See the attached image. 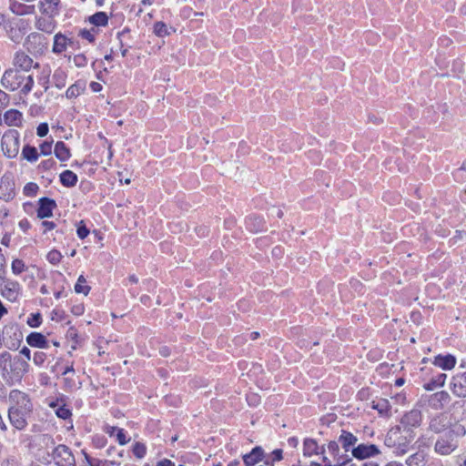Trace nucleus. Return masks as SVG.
Listing matches in <instances>:
<instances>
[{
	"label": "nucleus",
	"mask_w": 466,
	"mask_h": 466,
	"mask_svg": "<svg viewBox=\"0 0 466 466\" xmlns=\"http://www.w3.org/2000/svg\"><path fill=\"white\" fill-rule=\"evenodd\" d=\"M57 207L55 199L43 197L38 200L37 218L43 219L53 217V210Z\"/></svg>",
	"instance_id": "4468645a"
},
{
	"label": "nucleus",
	"mask_w": 466,
	"mask_h": 466,
	"mask_svg": "<svg viewBox=\"0 0 466 466\" xmlns=\"http://www.w3.org/2000/svg\"><path fill=\"white\" fill-rule=\"evenodd\" d=\"M15 196V182L9 177L3 176L0 183V199L7 202L12 200Z\"/></svg>",
	"instance_id": "2eb2a0df"
},
{
	"label": "nucleus",
	"mask_w": 466,
	"mask_h": 466,
	"mask_svg": "<svg viewBox=\"0 0 466 466\" xmlns=\"http://www.w3.org/2000/svg\"><path fill=\"white\" fill-rule=\"evenodd\" d=\"M8 400V418L11 425L18 431H24L28 425L34 409L29 395L18 390H12Z\"/></svg>",
	"instance_id": "f257e3e1"
},
{
	"label": "nucleus",
	"mask_w": 466,
	"mask_h": 466,
	"mask_svg": "<svg viewBox=\"0 0 466 466\" xmlns=\"http://www.w3.org/2000/svg\"><path fill=\"white\" fill-rule=\"evenodd\" d=\"M42 226L45 228V232L52 230L56 228V224L53 221L45 220L42 222Z\"/></svg>",
	"instance_id": "69168bd1"
},
{
	"label": "nucleus",
	"mask_w": 466,
	"mask_h": 466,
	"mask_svg": "<svg viewBox=\"0 0 466 466\" xmlns=\"http://www.w3.org/2000/svg\"><path fill=\"white\" fill-rule=\"evenodd\" d=\"M23 115L17 109H9L4 114V121L9 127H20Z\"/></svg>",
	"instance_id": "5701e85b"
},
{
	"label": "nucleus",
	"mask_w": 466,
	"mask_h": 466,
	"mask_svg": "<svg viewBox=\"0 0 466 466\" xmlns=\"http://www.w3.org/2000/svg\"><path fill=\"white\" fill-rule=\"evenodd\" d=\"M328 450L333 457H337L339 453V441H331L328 443Z\"/></svg>",
	"instance_id": "603ef678"
},
{
	"label": "nucleus",
	"mask_w": 466,
	"mask_h": 466,
	"mask_svg": "<svg viewBox=\"0 0 466 466\" xmlns=\"http://www.w3.org/2000/svg\"><path fill=\"white\" fill-rule=\"evenodd\" d=\"M56 414L58 418L63 420L69 419L72 416L71 410L66 405L58 407L56 410Z\"/></svg>",
	"instance_id": "49530a36"
},
{
	"label": "nucleus",
	"mask_w": 466,
	"mask_h": 466,
	"mask_svg": "<svg viewBox=\"0 0 466 466\" xmlns=\"http://www.w3.org/2000/svg\"><path fill=\"white\" fill-rule=\"evenodd\" d=\"M450 390L458 398H466V370L454 374L450 382Z\"/></svg>",
	"instance_id": "ddd939ff"
},
{
	"label": "nucleus",
	"mask_w": 466,
	"mask_h": 466,
	"mask_svg": "<svg viewBox=\"0 0 466 466\" xmlns=\"http://www.w3.org/2000/svg\"><path fill=\"white\" fill-rule=\"evenodd\" d=\"M1 84L9 91H15L20 88V93L26 96L33 89L34 77L31 74L18 68H9L4 72Z\"/></svg>",
	"instance_id": "7ed1b4c3"
},
{
	"label": "nucleus",
	"mask_w": 466,
	"mask_h": 466,
	"mask_svg": "<svg viewBox=\"0 0 466 466\" xmlns=\"http://www.w3.org/2000/svg\"><path fill=\"white\" fill-rule=\"evenodd\" d=\"M85 90V85L81 82H76L75 84L71 85L66 92V96L68 99L76 98L83 91Z\"/></svg>",
	"instance_id": "7c9ffc66"
},
{
	"label": "nucleus",
	"mask_w": 466,
	"mask_h": 466,
	"mask_svg": "<svg viewBox=\"0 0 466 466\" xmlns=\"http://www.w3.org/2000/svg\"><path fill=\"white\" fill-rule=\"evenodd\" d=\"M132 452L137 459H143L147 454V446L140 441H136L132 446Z\"/></svg>",
	"instance_id": "4c0bfd02"
},
{
	"label": "nucleus",
	"mask_w": 466,
	"mask_h": 466,
	"mask_svg": "<svg viewBox=\"0 0 466 466\" xmlns=\"http://www.w3.org/2000/svg\"><path fill=\"white\" fill-rule=\"evenodd\" d=\"M22 156L25 159H26L29 162L36 161L39 157L36 148L28 144L24 146L22 149Z\"/></svg>",
	"instance_id": "2f4dec72"
},
{
	"label": "nucleus",
	"mask_w": 466,
	"mask_h": 466,
	"mask_svg": "<svg viewBox=\"0 0 466 466\" xmlns=\"http://www.w3.org/2000/svg\"><path fill=\"white\" fill-rule=\"evenodd\" d=\"M35 26L38 30H41V31H44V32H46V33H51L52 31V25L50 22H48L46 19L45 18H39L36 20V23H35Z\"/></svg>",
	"instance_id": "c03bdc74"
},
{
	"label": "nucleus",
	"mask_w": 466,
	"mask_h": 466,
	"mask_svg": "<svg viewBox=\"0 0 466 466\" xmlns=\"http://www.w3.org/2000/svg\"><path fill=\"white\" fill-rule=\"evenodd\" d=\"M351 454L355 459L363 461L380 454V451L375 444L360 443L357 445L355 449H351Z\"/></svg>",
	"instance_id": "f8f14e48"
},
{
	"label": "nucleus",
	"mask_w": 466,
	"mask_h": 466,
	"mask_svg": "<svg viewBox=\"0 0 466 466\" xmlns=\"http://www.w3.org/2000/svg\"><path fill=\"white\" fill-rule=\"evenodd\" d=\"M265 452L261 446L254 447L250 452L242 456L245 466H254L264 460Z\"/></svg>",
	"instance_id": "a211bd4d"
},
{
	"label": "nucleus",
	"mask_w": 466,
	"mask_h": 466,
	"mask_svg": "<svg viewBox=\"0 0 466 466\" xmlns=\"http://www.w3.org/2000/svg\"><path fill=\"white\" fill-rule=\"evenodd\" d=\"M2 344L11 350H16L22 342L23 334L16 323L6 324L1 333Z\"/></svg>",
	"instance_id": "39448f33"
},
{
	"label": "nucleus",
	"mask_w": 466,
	"mask_h": 466,
	"mask_svg": "<svg viewBox=\"0 0 466 466\" xmlns=\"http://www.w3.org/2000/svg\"><path fill=\"white\" fill-rule=\"evenodd\" d=\"M28 370L29 364L22 357H12L8 351L0 353V373L7 385L20 383Z\"/></svg>",
	"instance_id": "f03ea898"
},
{
	"label": "nucleus",
	"mask_w": 466,
	"mask_h": 466,
	"mask_svg": "<svg viewBox=\"0 0 466 466\" xmlns=\"http://www.w3.org/2000/svg\"><path fill=\"white\" fill-rule=\"evenodd\" d=\"M33 59L27 56L25 52H17L15 54L14 64L19 70H23L29 74L30 69L34 67H39V64L35 63L33 65Z\"/></svg>",
	"instance_id": "f3484780"
},
{
	"label": "nucleus",
	"mask_w": 466,
	"mask_h": 466,
	"mask_svg": "<svg viewBox=\"0 0 466 466\" xmlns=\"http://www.w3.org/2000/svg\"><path fill=\"white\" fill-rule=\"evenodd\" d=\"M66 73L63 69H56L52 76L55 86L58 89L65 87L66 84Z\"/></svg>",
	"instance_id": "c756f323"
},
{
	"label": "nucleus",
	"mask_w": 466,
	"mask_h": 466,
	"mask_svg": "<svg viewBox=\"0 0 466 466\" xmlns=\"http://www.w3.org/2000/svg\"><path fill=\"white\" fill-rule=\"evenodd\" d=\"M129 33H130V29L128 27H125L122 31L118 32L116 35V37L118 38L119 43H120V50H121V55L123 57L127 56L128 48L131 47V46L125 44L123 41V37H125V35H128Z\"/></svg>",
	"instance_id": "c9c22d12"
},
{
	"label": "nucleus",
	"mask_w": 466,
	"mask_h": 466,
	"mask_svg": "<svg viewBox=\"0 0 466 466\" xmlns=\"http://www.w3.org/2000/svg\"><path fill=\"white\" fill-rule=\"evenodd\" d=\"M38 190H39V187L36 183L28 182L24 187L23 192H24V195H25L26 197L32 198L37 194Z\"/></svg>",
	"instance_id": "a19ab883"
},
{
	"label": "nucleus",
	"mask_w": 466,
	"mask_h": 466,
	"mask_svg": "<svg viewBox=\"0 0 466 466\" xmlns=\"http://www.w3.org/2000/svg\"><path fill=\"white\" fill-rule=\"evenodd\" d=\"M466 429L460 423H455L454 428L443 434L438 435L434 444V451L441 456H448L459 447L460 438L465 436Z\"/></svg>",
	"instance_id": "20e7f679"
},
{
	"label": "nucleus",
	"mask_w": 466,
	"mask_h": 466,
	"mask_svg": "<svg viewBox=\"0 0 466 466\" xmlns=\"http://www.w3.org/2000/svg\"><path fill=\"white\" fill-rule=\"evenodd\" d=\"M339 442L341 444L343 450L348 452L351 451V449H355L358 438L350 431L341 430L340 435L339 436Z\"/></svg>",
	"instance_id": "6ab92c4d"
},
{
	"label": "nucleus",
	"mask_w": 466,
	"mask_h": 466,
	"mask_svg": "<svg viewBox=\"0 0 466 466\" xmlns=\"http://www.w3.org/2000/svg\"><path fill=\"white\" fill-rule=\"evenodd\" d=\"M54 153L56 157L60 161H66L71 157L69 147L63 141L56 143Z\"/></svg>",
	"instance_id": "a878e982"
},
{
	"label": "nucleus",
	"mask_w": 466,
	"mask_h": 466,
	"mask_svg": "<svg viewBox=\"0 0 466 466\" xmlns=\"http://www.w3.org/2000/svg\"><path fill=\"white\" fill-rule=\"evenodd\" d=\"M82 454L84 455L85 460L89 466H99L100 461L98 460H94L93 458H91L90 455L85 450L82 451Z\"/></svg>",
	"instance_id": "bf43d9fd"
},
{
	"label": "nucleus",
	"mask_w": 466,
	"mask_h": 466,
	"mask_svg": "<svg viewBox=\"0 0 466 466\" xmlns=\"http://www.w3.org/2000/svg\"><path fill=\"white\" fill-rule=\"evenodd\" d=\"M116 440L120 445H125L130 441V439L127 438L126 432L123 429L117 430Z\"/></svg>",
	"instance_id": "4d7b16f0"
},
{
	"label": "nucleus",
	"mask_w": 466,
	"mask_h": 466,
	"mask_svg": "<svg viewBox=\"0 0 466 466\" xmlns=\"http://www.w3.org/2000/svg\"><path fill=\"white\" fill-rule=\"evenodd\" d=\"M53 457L56 460L57 466H76L75 456L69 447L59 444L53 451Z\"/></svg>",
	"instance_id": "9d476101"
},
{
	"label": "nucleus",
	"mask_w": 466,
	"mask_h": 466,
	"mask_svg": "<svg viewBox=\"0 0 466 466\" xmlns=\"http://www.w3.org/2000/svg\"><path fill=\"white\" fill-rule=\"evenodd\" d=\"M446 379L447 374L438 372L437 374L432 375L428 382L424 383L423 388L429 391L433 390L436 388L444 386Z\"/></svg>",
	"instance_id": "393cba45"
},
{
	"label": "nucleus",
	"mask_w": 466,
	"mask_h": 466,
	"mask_svg": "<svg viewBox=\"0 0 466 466\" xmlns=\"http://www.w3.org/2000/svg\"><path fill=\"white\" fill-rule=\"evenodd\" d=\"M6 274V259L4 254L2 253V248H0V279H4V277Z\"/></svg>",
	"instance_id": "864d4df0"
},
{
	"label": "nucleus",
	"mask_w": 466,
	"mask_h": 466,
	"mask_svg": "<svg viewBox=\"0 0 466 466\" xmlns=\"http://www.w3.org/2000/svg\"><path fill=\"white\" fill-rule=\"evenodd\" d=\"M46 360V353H45L43 351L35 352L34 357H33V362L36 366H42L45 363Z\"/></svg>",
	"instance_id": "09e8293b"
},
{
	"label": "nucleus",
	"mask_w": 466,
	"mask_h": 466,
	"mask_svg": "<svg viewBox=\"0 0 466 466\" xmlns=\"http://www.w3.org/2000/svg\"><path fill=\"white\" fill-rule=\"evenodd\" d=\"M372 408L377 410L380 414L388 415L390 411V405L385 399H380L378 401H373Z\"/></svg>",
	"instance_id": "f704fd0d"
},
{
	"label": "nucleus",
	"mask_w": 466,
	"mask_h": 466,
	"mask_svg": "<svg viewBox=\"0 0 466 466\" xmlns=\"http://www.w3.org/2000/svg\"><path fill=\"white\" fill-rule=\"evenodd\" d=\"M172 28H168L167 25L162 22V21H157L154 24V27H153V32L154 34L158 36V37H164L166 35H170V30Z\"/></svg>",
	"instance_id": "72a5a7b5"
},
{
	"label": "nucleus",
	"mask_w": 466,
	"mask_h": 466,
	"mask_svg": "<svg viewBox=\"0 0 466 466\" xmlns=\"http://www.w3.org/2000/svg\"><path fill=\"white\" fill-rule=\"evenodd\" d=\"M8 104H9V96L5 92L0 90V107H5Z\"/></svg>",
	"instance_id": "680f3d73"
},
{
	"label": "nucleus",
	"mask_w": 466,
	"mask_h": 466,
	"mask_svg": "<svg viewBox=\"0 0 466 466\" xmlns=\"http://www.w3.org/2000/svg\"><path fill=\"white\" fill-rule=\"evenodd\" d=\"M86 283V279L83 275H80L77 279V281L75 285V291L78 294H84L87 295L91 289V288L87 285H85Z\"/></svg>",
	"instance_id": "e433bc0d"
},
{
	"label": "nucleus",
	"mask_w": 466,
	"mask_h": 466,
	"mask_svg": "<svg viewBox=\"0 0 466 466\" xmlns=\"http://www.w3.org/2000/svg\"><path fill=\"white\" fill-rule=\"evenodd\" d=\"M52 144H53V140L51 141H44L41 143L40 145V153L43 155V156H48L52 153Z\"/></svg>",
	"instance_id": "8fccbe9b"
},
{
	"label": "nucleus",
	"mask_w": 466,
	"mask_h": 466,
	"mask_svg": "<svg viewBox=\"0 0 466 466\" xmlns=\"http://www.w3.org/2000/svg\"><path fill=\"white\" fill-rule=\"evenodd\" d=\"M408 451V444L403 442V443H399L397 449H396V453L397 454H404L406 453Z\"/></svg>",
	"instance_id": "0e129e2a"
},
{
	"label": "nucleus",
	"mask_w": 466,
	"mask_h": 466,
	"mask_svg": "<svg viewBox=\"0 0 466 466\" xmlns=\"http://www.w3.org/2000/svg\"><path fill=\"white\" fill-rule=\"evenodd\" d=\"M245 225L247 229L253 233L262 231L265 228L264 219L256 214L249 215L245 220Z\"/></svg>",
	"instance_id": "4be33fe9"
},
{
	"label": "nucleus",
	"mask_w": 466,
	"mask_h": 466,
	"mask_svg": "<svg viewBox=\"0 0 466 466\" xmlns=\"http://www.w3.org/2000/svg\"><path fill=\"white\" fill-rule=\"evenodd\" d=\"M60 183L66 187H73L76 185L78 177L76 173L71 170L63 171L60 176Z\"/></svg>",
	"instance_id": "bb28decb"
},
{
	"label": "nucleus",
	"mask_w": 466,
	"mask_h": 466,
	"mask_svg": "<svg viewBox=\"0 0 466 466\" xmlns=\"http://www.w3.org/2000/svg\"><path fill=\"white\" fill-rule=\"evenodd\" d=\"M89 228L83 220L77 224L76 234L80 239H85L89 235Z\"/></svg>",
	"instance_id": "a18cd8bd"
},
{
	"label": "nucleus",
	"mask_w": 466,
	"mask_h": 466,
	"mask_svg": "<svg viewBox=\"0 0 466 466\" xmlns=\"http://www.w3.org/2000/svg\"><path fill=\"white\" fill-rule=\"evenodd\" d=\"M427 404L434 410H443L451 401V397L446 390H440L426 397Z\"/></svg>",
	"instance_id": "9b49d317"
},
{
	"label": "nucleus",
	"mask_w": 466,
	"mask_h": 466,
	"mask_svg": "<svg viewBox=\"0 0 466 466\" xmlns=\"http://www.w3.org/2000/svg\"><path fill=\"white\" fill-rule=\"evenodd\" d=\"M19 132L9 129L4 133L1 138V147L4 155L8 158H14L19 152Z\"/></svg>",
	"instance_id": "423d86ee"
},
{
	"label": "nucleus",
	"mask_w": 466,
	"mask_h": 466,
	"mask_svg": "<svg viewBox=\"0 0 466 466\" xmlns=\"http://www.w3.org/2000/svg\"><path fill=\"white\" fill-rule=\"evenodd\" d=\"M59 2H60L59 0H45V1H40L39 2L40 9H41L42 13H46V14L51 13V12H53V10L49 11L47 8H45L44 7L45 5L46 4H49V5H54L55 6H57Z\"/></svg>",
	"instance_id": "6e6d98bb"
},
{
	"label": "nucleus",
	"mask_w": 466,
	"mask_h": 466,
	"mask_svg": "<svg viewBox=\"0 0 466 466\" xmlns=\"http://www.w3.org/2000/svg\"><path fill=\"white\" fill-rule=\"evenodd\" d=\"M48 39L43 34L34 32L27 35L24 43L26 50L33 56L43 55L48 47Z\"/></svg>",
	"instance_id": "0eeeda50"
},
{
	"label": "nucleus",
	"mask_w": 466,
	"mask_h": 466,
	"mask_svg": "<svg viewBox=\"0 0 466 466\" xmlns=\"http://www.w3.org/2000/svg\"><path fill=\"white\" fill-rule=\"evenodd\" d=\"M319 444L316 440L306 438L303 441V455L305 457H311L318 455Z\"/></svg>",
	"instance_id": "cd10ccee"
},
{
	"label": "nucleus",
	"mask_w": 466,
	"mask_h": 466,
	"mask_svg": "<svg viewBox=\"0 0 466 466\" xmlns=\"http://www.w3.org/2000/svg\"><path fill=\"white\" fill-rule=\"evenodd\" d=\"M433 364L443 370H451L456 365V358L451 354H439L434 358Z\"/></svg>",
	"instance_id": "aec40b11"
},
{
	"label": "nucleus",
	"mask_w": 466,
	"mask_h": 466,
	"mask_svg": "<svg viewBox=\"0 0 466 466\" xmlns=\"http://www.w3.org/2000/svg\"><path fill=\"white\" fill-rule=\"evenodd\" d=\"M56 161L53 158L44 160L40 163L39 168L43 170H49L56 166Z\"/></svg>",
	"instance_id": "13d9d810"
},
{
	"label": "nucleus",
	"mask_w": 466,
	"mask_h": 466,
	"mask_svg": "<svg viewBox=\"0 0 466 466\" xmlns=\"http://www.w3.org/2000/svg\"><path fill=\"white\" fill-rule=\"evenodd\" d=\"M157 466H175V463L168 459H163L157 463Z\"/></svg>",
	"instance_id": "774afa93"
},
{
	"label": "nucleus",
	"mask_w": 466,
	"mask_h": 466,
	"mask_svg": "<svg viewBox=\"0 0 466 466\" xmlns=\"http://www.w3.org/2000/svg\"><path fill=\"white\" fill-rule=\"evenodd\" d=\"M425 455L422 451H417L408 457L406 463L408 466H423Z\"/></svg>",
	"instance_id": "473e14b6"
},
{
	"label": "nucleus",
	"mask_w": 466,
	"mask_h": 466,
	"mask_svg": "<svg viewBox=\"0 0 466 466\" xmlns=\"http://www.w3.org/2000/svg\"><path fill=\"white\" fill-rule=\"evenodd\" d=\"M20 354L23 355L27 362L31 360V350L27 347H23L20 350Z\"/></svg>",
	"instance_id": "338daca9"
},
{
	"label": "nucleus",
	"mask_w": 466,
	"mask_h": 466,
	"mask_svg": "<svg viewBox=\"0 0 466 466\" xmlns=\"http://www.w3.org/2000/svg\"><path fill=\"white\" fill-rule=\"evenodd\" d=\"M27 325L31 328H37L42 323V315L39 312L32 313L26 321Z\"/></svg>",
	"instance_id": "79ce46f5"
},
{
	"label": "nucleus",
	"mask_w": 466,
	"mask_h": 466,
	"mask_svg": "<svg viewBox=\"0 0 466 466\" xmlns=\"http://www.w3.org/2000/svg\"><path fill=\"white\" fill-rule=\"evenodd\" d=\"M48 130H49L48 124L46 123V122L41 123L36 127V135L39 137H46L47 135Z\"/></svg>",
	"instance_id": "5fc2aeb1"
},
{
	"label": "nucleus",
	"mask_w": 466,
	"mask_h": 466,
	"mask_svg": "<svg viewBox=\"0 0 466 466\" xmlns=\"http://www.w3.org/2000/svg\"><path fill=\"white\" fill-rule=\"evenodd\" d=\"M67 48V36L61 32L54 35L52 52L56 55H61Z\"/></svg>",
	"instance_id": "b1692460"
},
{
	"label": "nucleus",
	"mask_w": 466,
	"mask_h": 466,
	"mask_svg": "<svg viewBox=\"0 0 466 466\" xmlns=\"http://www.w3.org/2000/svg\"><path fill=\"white\" fill-rule=\"evenodd\" d=\"M451 419L444 413H438L434 415L429 422V430L435 434H443L450 431L451 428H454Z\"/></svg>",
	"instance_id": "6e6552de"
},
{
	"label": "nucleus",
	"mask_w": 466,
	"mask_h": 466,
	"mask_svg": "<svg viewBox=\"0 0 466 466\" xmlns=\"http://www.w3.org/2000/svg\"><path fill=\"white\" fill-rule=\"evenodd\" d=\"M11 268H12V272L15 275H20L21 273H23L25 270V264L22 259L15 258L12 261Z\"/></svg>",
	"instance_id": "ea45409f"
},
{
	"label": "nucleus",
	"mask_w": 466,
	"mask_h": 466,
	"mask_svg": "<svg viewBox=\"0 0 466 466\" xmlns=\"http://www.w3.org/2000/svg\"><path fill=\"white\" fill-rule=\"evenodd\" d=\"M88 22L95 26H106L108 24V15L106 13L99 11L88 17Z\"/></svg>",
	"instance_id": "c85d7f7f"
},
{
	"label": "nucleus",
	"mask_w": 466,
	"mask_h": 466,
	"mask_svg": "<svg viewBox=\"0 0 466 466\" xmlns=\"http://www.w3.org/2000/svg\"><path fill=\"white\" fill-rule=\"evenodd\" d=\"M67 46H70L73 49H79L80 43L73 37H67Z\"/></svg>",
	"instance_id": "e2e57ef3"
},
{
	"label": "nucleus",
	"mask_w": 466,
	"mask_h": 466,
	"mask_svg": "<svg viewBox=\"0 0 466 466\" xmlns=\"http://www.w3.org/2000/svg\"><path fill=\"white\" fill-rule=\"evenodd\" d=\"M283 451L281 449H276L274 450L271 454H270V457L272 459V461H279L283 459Z\"/></svg>",
	"instance_id": "052dcab7"
},
{
	"label": "nucleus",
	"mask_w": 466,
	"mask_h": 466,
	"mask_svg": "<svg viewBox=\"0 0 466 466\" xmlns=\"http://www.w3.org/2000/svg\"><path fill=\"white\" fill-rule=\"evenodd\" d=\"M3 283L0 284V293L7 300L15 302L21 295V285L16 280L5 279L4 277Z\"/></svg>",
	"instance_id": "1a4fd4ad"
},
{
	"label": "nucleus",
	"mask_w": 466,
	"mask_h": 466,
	"mask_svg": "<svg viewBox=\"0 0 466 466\" xmlns=\"http://www.w3.org/2000/svg\"><path fill=\"white\" fill-rule=\"evenodd\" d=\"M62 258H63V256L56 249H52L51 251H49L47 253V256H46V259L48 260V262L53 265L58 264L61 261Z\"/></svg>",
	"instance_id": "37998d69"
},
{
	"label": "nucleus",
	"mask_w": 466,
	"mask_h": 466,
	"mask_svg": "<svg viewBox=\"0 0 466 466\" xmlns=\"http://www.w3.org/2000/svg\"><path fill=\"white\" fill-rule=\"evenodd\" d=\"M107 440L103 435H95L92 439L93 445L97 449H102L106 445Z\"/></svg>",
	"instance_id": "de8ad7c7"
},
{
	"label": "nucleus",
	"mask_w": 466,
	"mask_h": 466,
	"mask_svg": "<svg viewBox=\"0 0 466 466\" xmlns=\"http://www.w3.org/2000/svg\"><path fill=\"white\" fill-rule=\"evenodd\" d=\"M26 343L34 348L48 349L49 342L46 336L40 332H31L26 336Z\"/></svg>",
	"instance_id": "412c9836"
},
{
	"label": "nucleus",
	"mask_w": 466,
	"mask_h": 466,
	"mask_svg": "<svg viewBox=\"0 0 466 466\" xmlns=\"http://www.w3.org/2000/svg\"><path fill=\"white\" fill-rule=\"evenodd\" d=\"M97 33V30L94 27L91 29L83 28L80 29L78 32V36H80L83 39L87 40L89 43L93 44L96 41V35L95 34Z\"/></svg>",
	"instance_id": "58836bf2"
},
{
	"label": "nucleus",
	"mask_w": 466,
	"mask_h": 466,
	"mask_svg": "<svg viewBox=\"0 0 466 466\" xmlns=\"http://www.w3.org/2000/svg\"><path fill=\"white\" fill-rule=\"evenodd\" d=\"M74 63L77 67H84L87 65V58L84 54H78L74 56Z\"/></svg>",
	"instance_id": "3c124183"
},
{
	"label": "nucleus",
	"mask_w": 466,
	"mask_h": 466,
	"mask_svg": "<svg viewBox=\"0 0 466 466\" xmlns=\"http://www.w3.org/2000/svg\"><path fill=\"white\" fill-rule=\"evenodd\" d=\"M421 420H422L421 411L417 409H413V410L406 412L402 416L400 423L402 424V426L404 428L410 429V428L419 427L421 423Z\"/></svg>",
	"instance_id": "dca6fc26"
}]
</instances>
